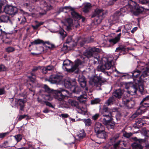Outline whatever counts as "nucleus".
I'll return each mask as SVG.
<instances>
[{"label":"nucleus","mask_w":149,"mask_h":149,"mask_svg":"<svg viewBox=\"0 0 149 149\" xmlns=\"http://www.w3.org/2000/svg\"><path fill=\"white\" fill-rule=\"evenodd\" d=\"M143 65V63H141L139 65L140 70H135L131 73L134 81H137L138 82L148 81V72L149 70V63Z\"/></svg>","instance_id":"f257e3e1"},{"label":"nucleus","mask_w":149,"mask_h":149,"mask_svg":"<svg viewBox=\"0 0 149 149\" xmlns=\"http://www.w3.org/2000/svg\"><path fill=\"white\" fill-rule=\"evenodd\" d=\"M100 49L99 48H97L95 47L86 50L84 53V55L88 58H90L92 57H93L94 59H96L98 63H101V62L99 61L100 60L99 54L98 53L100 51Z\"/></svg>","instance_id":"f03ea898"},{"label":"nucleus","mask_w":149,"mask_h":149,"mask_svg":"<svg viewBox=\"0 0 149 149\" xmlns=\"http://www.w3.org/2000/svg\"><path fill=\"white\" fill-rule=\"evenodd\" d=\"M55 98L59 101L63 100L65 97H68L70 95L69 91L62 88H59L54 91Z\"/></svg>","instance_id":"7ed1b4c3"},{"label":"nucleus","mask_w":149,"mask_h":149,"mask_svg":"<svg viewBox=\"0 0 149 149\" xmlns=\"http://www.w3.org/2000/svg\"><path fill=\"white\" fill-rule=\"evenodd\" d=\"M81 64V62L79 60H78L75 61L74 65L71 68H69L71 66L70 61L68 60H65L63 62V68L64 70L68 71V70L71 71H74L79 68V65Z\"/></svg>","instance_id":"20e7f679"},{"label":"nucleus","mask_w":149,"mask_h":149,"mask_svg":"<svg viewBox=\"0 0 149 149\" xmlns=\"http://www.w3.org/2000/svg\"><path fill=\"white\" fill-rule=\"evenodd\" d=\"M75 84L74 79H68L65 80L64 85L65 88L72 89V91L73 93L78 94L81 90L79 87L74 86Z\"/></svg>","instance_id":"39448f33"},{"label":"nucleus","mask_w":149,"mask_h":149,"mask_svg":"<svg viewBox=\"0 0 149 149\" xmlns=\"http://www.w3.org/2000/svg\"><path fill=\"white\" fill-rule=\"evenodd\" d=\"M135 4L136 3L135 2L131 1L130 2H129L128 5H126V6L121 8L120 11H119V12L121 13L120 16H124V15L122 13H123L127 12V11H132V9L134 6ZM117 12H118V11Z\"/></svg>","instance_id":"423d86ee"},{"label":"nucleus","mask_w":149,"mask_h":149,"mask_svg":"<svg viewBox=\"0 0 149 149\" xmlns=\"http://www.w3.org/2000/svg\"><path fill=\"white\" fill-rule=\"evenodd\" d=\"M63 76L60 74H57L51 75L48 81L52 84L58 83L62 80Z\"/></svg>","instance_id":"0eeeda50"},{"label":"nucleus","mask_w":149,"mask_h":149,"mask_svg":"<svg viewBox=\"0 0 149 149\" xmlns=\"http://www.w3.org/2000/svg\"><path fill=\"white\" fill-rule=\"evenodd\" d=\"M122 102L124 105L130 109L132 108L135 104L134 102L131 100L127 96L123 97Z\"/></svg>","instance_id":"6e6552de"},{"label":"nucleus","mask_w":149,"mask_h":149,"mask_svg":"<svg viewBox=\"0 0 149 149\" xmlns=\"http://www.w3.org/2000/svg\"><path fill=\"white\" fill-rule=\"evenodd\" d=\"M16 7L11 6H6L4 8V12L6 14L10 15H14L17 12Z\"/></svg>","instance_id":"1a4fd4ad"},{"label":"nucleus","mask_w":149,"mask_h":149,"mask_svg":"<svg viewBox=\"0 0 149 149\" xmlns=\"http://www.w3.org/2000/svg\"><path fill=\"white\" fill-rule=\"evenodd\" d=\"M112 118L111 119H101V121L103 124L107 126L108 129L113 128L115 125L114 123L112 122Z\"/></svg>","instance_id":"9d476101"},{"label":"nucleus","mask_w":149,"mask_h":149,"mask_svg":"<svg viewBox=\"0 0 149 149\" xmlns=\"http://www.w3.org/2000/svg\"><path fill=\"white\" fill-rule=\"evenodd\" d=\"M121 13L119 12H116L114 15L110 17V22L112 24L116 23L118 22L119 17L120 16Z\"/></svg>","instance_id":"9b49d317"},{"label":"nucleus","mask_w":149,"mask_h":149,"mask_svg":"<svg viewBox=\"0 0 149 149\" xmlns=\"http://www.w3.org/2000/svg\"><path fill=\"white\" fill-rule=\"evenodd\" d=\"M103 130H104V126L101 123H96L94 127V130L96 133L101 132Z\"/></svg>","instance_id":"f8f14e48"},{"label":"nucleus","mask_w":149,"mask_h":149,"mask_svg":"<svg viewBox=\"0 0 149 149\" xmlns=\"http://www.w3.org/2000/svg\"><path fill=\"white\" fill-rule=\"evenodd\" d=\"M129 83H127V86H129ZM126 88L127 89H129V90L127 91V92L128 93L132 95H134L136 94V92L137 90V88L134 86H131L130 87H128L127 86H126Z\"/></svg>","instance_id":"ddd939ff"},{"label":"nucleus","mask_w":149,"mask_h":149,"mask_svg":"<svg viewBox=\"0 0 149 149\" xmlns=\"http://www.w3.org/2000/svg\"><path fill=\"white\" fill-rule=\"evenodd\" d=\"M121 35V33H120L115 38L109 40V41L110 44L113 45L119 42L120 40Z\"/></svg>","instance_id":"4468645a"},{"label":"nucleus","mask_w":149,"mask_h":149,"mask_svg":"<svg viewBox=\"0 0 149 149\" xmlns=\"http://www.w3.org/2000/svg\"><path fill=\"white\" fill-rule=\"evenodd\" d=\"M114 64L112 59L109 58L107 59V62L104 65V67L106 69L109 70L113 66Z\"/></svg>","instance_id":"2eb2a0df"},{"label":"nucleus","mask_w":149,"mask_h":149,"mask_svg":"<svg viewBox=\"0 0 149 149\" xmlns=\"http://www.w3.org/2000/svg\"><path fill=\"white\" fill-rule=\"evenodd\" d=\"M103 15L104 12L102 9H97L95 10V14L93 15L92 17H93L95 16H97L98 17L100 18V19L99 20L100 22Z\"/></svg>","instance_id":"dca6fc26"},{"label":"nucleus","mask_w":149,"mask_h":149,"mask_svg":"<svg viewBox=\"0 0 149 149\" xmlns=\"http://www.w3.org/2000/svg\"><path fill=\"white\" fill-rule=\"evenodd\" d=\"M89 82L90 84L93 86L99 87L101 85V83L100 82L94 78L90 79Z\"/></svg>","instance_id":"f3484780"},{"label":"nucleus","mask_w":149,"mask_h":149,"mask_svg":"<svg viewBox=\"0 0 149 149\" xmlns=\"http://www.w3.org/2000/svg\"><path fill=\"white\" fill-rule=\"evenodd\" d=\"M15 104H19L20 106V109L21 110H23L24 107V104L25 102V101L21 99H16L15 100Z\"/></svg>","instance_id":"a211bd4d"},{"label":"nucleus","mask_w":149,"mask_h":149,"mask_svg":"<svg viewBox=\"0 0 149 149\" xmlns=\"http://www.w3.org/2000/svg\"><path fill=\"white\" fill-rule=\"evenodd\" d=\"M96 134L98 138L101 139H105L107 136V133L104 130L96 133Z\"/></svg>","instance_id":"6ab92c4d"},{"label":"nucleus","mask_w":149,"mask_h":149,"mask_svg":"<svg viewBox=\"0 0 149 149\" xmlns=\"http://www.w3.org/2000/svg\"><path fill=\"white\" fill-rule=\"evenodd\" d=\"M54 68L53 66L49 65L47 66L44 67L42 70V71L43 73L46 74L48 71L53 70Z\"/></svg>","instance_id":"aec40b11"},{"label":"nucleus","mask_w":149,"mask_h":149,"mask_svg":"<svg viewBox=\"0 0 149 149\" xmlns=\"http://www.w3.org/2000/svg\"><path fill=\"white\" fill-rule=\"evenodd\" d=\"M142 108V107H139L136 112L131 116L132 118L134 119L137 117L139 115L143 113V112H142L141 111L143 110V109Z\"/></svg>","instance_id":"412c9836"},{"label":"nucleus","mask_w":149,"mask_h":149,"mask_svg":"<svg viewBox=\"0 0 149 149\" xmlns=\"http://www.w3.org/2000/svg\"><path fill=\"white\" fill-rule=\"evenodd\" d=\"M123 93V92L120 89H119L116 90L113 93V95L115 97L118 98H120L121 97Z\"/></svg>","instance_id":"4be33fe9"},{"label":"nucleus","mask_w":149,"mask_h":149,"mask_svg":"<svg viewBox=\"0 0 149 149\" xmlns=\"http://www.w3.org/2000/svg\"><path fill=\"white\" fill-rule=\"evenodd\" d=\"M77 110L79 113L83 115H86L87 111V109L86 107H81L79 106L77 108Z\"/></svg>","instance_id":"5701e85b"},{"label":"nucleus","mask_w":149,"mask_h":149,"mask_svg":"<svg viewBox=\"0 0 149 149\" xmlns=\"http://www.w3.org/2000/svg\"><path fill=\"white\" fill-rule=\"evenodd\" d=\"M69 104L72 106L75 107L77 108L79 106L78 102L75 100L69 99L68 100Z\"/></svg>","instance_id":"b1692460"},{"label":"nucleus","mask_w":149,"mask_h":149,"mask_svg":"<svg viewBox=\"0 0 149 149\" xmlns=\"http://www.w3.org/2000/svg\"><path fill=\"white\" fill-rule=\"evenodd\" d=\"M71 14L72 16L76 18L77 19H80L82 18V17L77 13L76 12L73 8V9L71 10Z\"/></svg>","instance_id":"393cba45"},{"label":"nucleus","mask_w":149,"mask_h":149,"mask_svg":"<svg viewBox=\"0 0 149 149\" xmlns=\"http://www.w3.org/2000/svg\"><path fill=\"white\" fill-rule=\"evenodd\" d=\"M72 21V20L70 19H68L67 20L65 21V24L63 22V23L64 24V25L66 27H67V29L69 30L70 29V26L71 25Z\"/></svg>","instance_id":"a878e982"},{"label":"nucleus","mask_w":149,"mask_h":149,"mask_svg":"<svg viewBox=\"0 0 149 149\" xmlns=\"http://www.w3.org/2000/svg\"><path fill=\"white\" fill-rule=\"evenodd\" d=\"M135 122L136 125L138 127H141L144 125L142 120L141 118L136 120Z\"/></svg>","instance_id":"bb28decb"},{"label":"nucleus","mask_w":149,"mask_h":149,"mask_svg":"<svg viewBox=\"0 0 149 149\" xmlns=\"http://www.w3.org/2000/svg\"><path fill=\"white\" fill-rule=\"evenodd\" d=\"M103 116L104 117L101 119H105L106 120L111 119L112 117V115L110 111L105 113Z\"/></svg>","instance_id":"cd10ccee"},{"label":"nucleus","mask_w":149,"mask_h":149,"mask_svg":"<svg viewBox=\"0 0 149 149\" xmlns=\"http://www.w3.org/2000/svg\"><path fill=\"white\" fill-rule=\"evenodd\" d=\"M87 98V96L85 94L81 95L79 97H78L77 100H79L80 102L84 103L85 101L84 100Z\"/></svg>","instance_id":"c85d7f7f"},{"label":"nucleus","mask_w":149,"mask_h":149,"mask_svg":"<svg viewBox=\"0 0 149 149\" xmlns=\"http://www.w3.org/2000/svg\"><path fill=\"white\" fill-rule=\"evenodd\" d=\"M45 3V6L43 8L44 10H45L44 12L43 13H40L39 14L41 15H43L45 14L46 13V12L45 10H48L50 9L51 8V6L50 5H48L47 4L46 2H44Z\"/></svg>","instance_id":"c756f323"},{"label":"nucleus","mask_w":149,"mask_h":149,"mask_svg":"<svg viewBox=\"0 0 149 149\" xmlns=\"http://www.w3.org/2000/svg\"><path fill=\"white\" fill-rule=\"evenodd\" d=\"M85 136V134L83 130H80L77 135V136L79 139H82Z\"/></svg>","instance_id":"7c9ffc66"},{"label":"nucleus","mask_w":149,"mask_h":149,"mask_svg":"<svg viewBox=\"0 0 149 149\" xmlns=\"http://www.w3.org/2000/svg\"><path fill=\"white\" fill-rule=\"evenodd\" d=\"M141 106H140L139 107H142L143 109L142 111V112H143L142 113H143L145 112V110L146 109V107H149V104L146 103H143V102L142 104H140Z\"/></svg>","instance_id":"2f4dec72"},{"label":"nucleus","mask_w":149,"mask_h":149,"mask_svg":"<svg viewBox=\"0 0 149 149\" xmlns=\"http://www.w3.org/2000/svg\"><path fill=\"white\" fill-rule=\"evenodd\" d=\"M0 19L1 22H7L9 20V18L6 15H2L0 16Z\"/></svg>","instance_id":"473e14b6"},{"label":"nucleus","mask_w":149,"mask_h":149,"mask_svg":"<svg viewBox=\"0 0 149 149\" xmlns=\"http://www.w3.org/2000/svg\"><path fill=\"white\" fill-rule=\"evenodd\" d=\"M31 43L32 45H38L40 44H43L44 42L42 40L37 39L31 42Z\"/></svg>","instance_id":"72a5a7b5"},{"label":"nucleus","mask_w":149,"mask_h":149,"mask_svg":"<svg viewBox=\"0 0 149 149\" xmlns=\"http://www.w3.org/2000/svg\"><path fill=\"white\" fill-rule=\"evenodd\" d=\"M78 80L79 82L83 81H85V79L84 77L82 74H78L77 75Z\"/></svg>","instance_id":"f704fd0d"},{"label":"nucleus","mask_w":149,"mask_h":149,"mask_svg":"<svg viewBox=\"0 0 149 149\" xmlns=\"http://www.w3.org/2000/svg\"><path fill=\"white\" fill-rule=\"evenodd\" d=\"M114 100L113 97L112 96L109 98L107 101L105 103L106 105L109 106L112 103Z\"/></svg>","instance_id":"c9c22d12"},{"label":"nucleus","mask_w":149,"mask_h":149,"mask_svg":"<svg viewBox=\"0 0 149 149\" xmlns=\"http://www.w3.org/2000/svg\"><path fill=\"white\" fill-rule=\"evenodd\" d=\"M80 85L81 86L82 88L85 87V89L86 91H85V92H86V91H88V88L87 87H86V81H81L80 82H79Z\"/></svg>","instance_id":"e433bc0d"},{"label":"nucleus","mask_w":149,"mask_h":149,"mask_svg":"<svg viewBox=\"0 0 149 149\" xmlns=\"http://www.w3.org/2000/svg\"><path fill=\"white\" fill-rule=\"evenodd\" d=\"M59 33L60 34L61 36L63 39H64L66 36V33L63 29L59 32Z\"/></svg>","instance_id":"4c0bfd02"},{"label":"nucleus","mask_w":149,"mask_h":149,"mask_svg":"<svg viewBox=\"0 0 149 149\" xmlns=\"http://www.w3.org/2000/svg\"><path fill=\"white\" fill-rule=\"evenodd\" d=\"M91 7V5L90 3H87L86 4L84 8V11L85 12H87Z\"/></svg>","instance_id":"58836bf2"},{"label":"nucleus","mask_w":149,"mask_h":149,"mask_svg":"<svg viewBox=\"0 0 149 149\" xmlns=\"http://www.w3.org/2000/svg\"><path fill=\"white\" fill-rule=\"evenodd\" d=\"M44 99L46 100H52L53 99L52 93H51L49 95H46L44 97Z\"/></svg>","instance_id":"ea45409f"},{"label":"nucleus","mask_w":149,"mask_h":149,"mask_svg":"<svg viewBox=\"0 0 149 149\" xmlns=\"http://www.w3.org/2000/svg\"><path fill=\"white\" fill-rule=\"evenodd\" d=\"M84 121L85 125L87 126H90L92 124L91 120L90 119H84Z\"/></svg>","instance_id":"a19ab883"},{"label":"nucleus","mask_w":149,"mask_h":149,"mask_svg":"<svg viewBox=\"0 0 149 149\" xmlns=\"http://www.w3.org/2000/svg\"><path fill=\"white\" fill-rule=\"evenodd\" d=\"M132 146L133 149H136L138 148H139L140 149H142V146H141L140 143H134L132 144Z\"/></svg>","instance_id":"79ce46f5"},{"label":"nucleus","mask_w":149,"mask_h":149,"mask_svg":"<svg viewBox=\"0 0 149 149\" xmlns=\"http://www.w3.org/2000/svg\"><path fill=\"white\" fill-rule=\"evenodd\" d=\"M61 105L62 107H64L66 108H69L68 105L67 104L66 102L64 101H62L61 102Z\"/></svg>","instance_id":"37998d69"},{"label":"nucleus","mask_w":149,"mask_h":149,"mask_svg":"<svg viewBox=\"0 0 149 149\" xmlns=\"http://www.w3.org/2000/svg\"><path fill=\"white\" fill-rule=\"evenodd\" d=\"M109 111H110L108 109V108L105 106H104L102 110L101 113L103 115L105 113Z\"/></svg>","instance_id":"c03bdc74"},{"label":"nucleus","mask_w":149,"mask_h":149,"mask_svg":"<svg viewBox=\"0 0 149 149\" xmlns=\"http://www.w3.org/2000/svg\"><path fill=\"white\" fill-rule=\"evenodd\" d=\"M14 137L17 142L20 141L21 140L22 138V135L20 134L15 135Z\"/></svg>","instance_id":"a18cd8bd"},{"label":"nucleus","mask_w":149,"mask_h":149,"mask_svg":"<svg viewBox=\"0 0 149 149\" xmlns=\"http://www.w3.org/2000/svg\"><path fill=\"white\" fill-rule=\"evenodd\" d=\"M105 69L104 67V65H99L98 66L97 68V70L98 71H101L103 72L104 71V69Z\"/></svg>","instance_id":"49530a36"},{"label":"nucleus","mask_w":149,"mask_h":149,"mask_svg":"<svg viewBox=\"0 0 149 149\" xmlns=\"http://www.w3.org/2000/svg\"><path fill=\"white\" fill-rule=\"evenodd\" d=\"M6 51L10 53L11 52H12L14 51L15 49L13 47H8L6 49Z\"/></svg>","instance_id":"de8ad7c7"},{"label":"nucleus","mask_w":149,"mask_h":149,"mask_svg":"<svg viewBox=\"0 0 149 149\" xmlns=\"http://www.w3.org/2000/svg\"><path fill=\"white\" fill-rule=\"evenodd\" d=\"M123 133V136L127 138H129L132 135V134L131 133H128L126 132H124Z\"/></svg>","instance_id":"09e8293b"},{"label":"nucleus","mask_w":149,"mask_h":149,"mask_svg":"<svg viewBox=\"0 0 149 149\" xmlns=\"http://www.w3.org/2000/svg\"><path fill=\"white\" fill-rule=\"evenodd\" d=\"M7 68L3 65H0V72L5 71L7 70Z\"/></svg>","instance_id":"8fccbe9b"},{"label":"nucleus","mask_w":149,"mask_h":149,"mask_svg":"<svg viewBox=\"0 0 149 149\" xmlns=\"http://www.w3.org/2000/svg\"><path fill=\"white\" fill-rule=\"evenodd\" d=\"M132 27L131 25L130 24H127L124 26V29L126 30H130L132 28Z\"/></svg>","instance_id":"3c124183"},{"label":"nucleus","mask_w":149,"mask_h":149,"mask_svg":"<svg viewBox=\"0 0 149 149\" xmlns=\"http://www.w3.org/2000/svg\"><path fill=\"white\" fill-rule=\"evenodd\" d=\"M100 101V99L99 98L95 99L91 101L92 104H96L99 103Z\"/></svg>","instance_id":"603ef678"},{"label":"nucleus","mask_w":149,"mask_h":149,"mask_svg":"<svg viewBox=\"0 0 149 149\" xmlns=\"http://www.w3.org/2000/svg\"><path fill=\"white\" fill-rule=\"evenodd\" d=\"M149 2V0H139V3L142 4H146L148 3Z\"/></svg>","instance_id":"864d4df0"},{"label":"nucleus","mask_w":149,"mask_h":149,"mask_svg":"<svg viewBox=\"0 0 149 149\" xmlns=\"http://www.w3.org/2000/svg\"><path fill=\"white\" fill-rule=\"evenodd\" d=\"M6 35V33L4 31H3L1 29H0V37H1L2 38H3Z\"/></svg>","instance_id":"5fc2aeb1"},{"label":"nucleus","mask_w":149,"mask_h":149,"mask_svg":"<svg viewBox=\"0 0 149 149\" xmlns=\"http://www.w3.org/2000/svg\"><path fill=\"white\" fill-rule=\"evenodd\" d=\"M28 77L29 78L30 81L32 82L33 84H34V82L35 83L36 81L35 78L34 77H32L31 76H28Z\"/></svg>","instance_id":"6e6d98bb"},{"label":"nucleus","mask_w":149,"mask_h":149,"mask_svg":"<svg viewBox=\"0 0 149 149\" xmlns=\"http://www.w3.org/2000/svg\"><path fill=\"white\" fill-rule=\"evenodd\" d=\"M26 116H27V115H20L18 116L17 117L18 120L19 121L21 120L22 119L25 118Z\"/></svg>","instance_id":"4d7b16f0"},{"label":"nucleus","mask_w":149,"mask_h":149,"mask_svg":"<svg viewBox=\"0 0 149 149\" xmlns=\"http://www.w3.org/2000/svg\"><path fill=\"white\" fill-rule=\"evenodd\" d=\"M44 88L45 89V91L48 93L50 91V89L49 87L46 85H45L44 86Z\"/></svg>","instance_id":"13d9d810"},{"label":"nucleus","mask_w":149,"mask_h":149,"mask_svg":"<svg viewBox=\"0 0 149 149\" xmlns=\"http://www.w3.org/2000/svg\"><path fill=\"white\" fill-rule=\"evenodd\" d=\"M35 22L36 23V25L38 27H39L40 26L44 24V22H38V21H36Z\"/></svg>","instance_id":"bf43d9fd"},{"label":"nucleus","mask_w":149,"mask_h":149,"mask_svg":"<svg viewBox=\"0 0 149 149\" xmlns=\"http://www.w3.org/2000/svg\"><path fill=\"white\" fill-rule=\"evenodd\" d=\"M139 91L141 93V94H142L144 91L143 86L142 85H140L139 86Z\"/></svg>","instance_id":"052dcab7"},{"label":"nucleus","mask_w":149,"mask_h":149,"mask_svg":"<svg viewBox=\"0 0 149 149\" xmlns=\"http://www.w3.org/2000/svg\"><path fill=\"white\" fill-rule=\"evenodd\" d=\"M99 114H96L92 116V119L94 120H96L99 117Z\"/></svg>","instance_id":"680f3d73"},{"label":"nucleus","mask_w":149,"mask_h":149,"mask_svg":"<svg viewBox=\"0 0 149 149\" xmlns=\"http://www.w3.org/2000/svg\"><path fill=\"white\" fill-rule=\"evenodd\" d=\"M117 0H107L108 4L109 5H112L113 4L114 2Z\"/></svg>","instance_id":"e2e57ef3"},{"label":"nucleus","mask_w":149,"mask_h":149,"mask_svg":"<svg viewBox=\"0 0 149 149\" xmlns=\"http://www.w3.org/2000/svg\"><path fill=\"white\" fill-rule=\"evenodd\" d=\"M148 100H149V95L147 96L145 98H144L143 99L142 101L141 102L140 104H142L144 102L147 101Z\"/></svg>","instance_id":"0e129e2a"},{"label":"nucleus","mask_w":149,"mask_h":149,"mask_svg":"<svg viewBox=\"0 0 149 149\" xmlns=\"http://www.w3.org/2000/svg\"><path fill=\"white\" fill-rule=\"evenodd\" d=\"M124 48L123 47H118L116 48V49L115 50L116 52H117L119 51H123L124 50Z\"/></svg>","instance_id":"69168bd1"},{"label":"nucleus","mask_w":149,"mask_h":149,"mask_svg":"<svg viewBox=\"0 0 149 149\" xmlns=\"http://www.w3.org/2000/svg\"><path fill=\"white\" fill-rule=\"evenodd\" d=\"M118 136H116V137H113L110 139V141L112 143H114L115 141V139L118 138Z\"/></svg>","instance_id":"338daca9"},{"label":"nucleus","mask_w":149,"mask_h":149,"mask_svg":"<svg viewBox=\"0 0 149 149\" xmlns=\"http://www.w3.org/2000/svg\"><path fill=\"white\" fill-rule=\"evenodd\" d=\"M41 69L40 67V66L35 67L33 68L32 70L33 72H35L39 69Z\"/></svg>","instance_id":"774afa93"}]
</instances>
